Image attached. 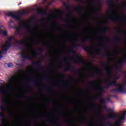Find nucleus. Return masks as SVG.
<instances>
[{"instance_id":"obj_45","label":"nucleus","mask_w":126,"mask_h":126,"mask_svg":"<svg viewBox=\"0 0 126 126\" xmlns=\"http://www.w3.org/2000/svg\"><path fill=\"white\" fill-rule=\"evenodd\" d=\"M80 122H81V123H85V121H86V118L85 117L84 118V119H82V118H80Z\"/></svg>"},{"instance_id":"obj_53","label":"nucleus","mask_w":126,"mask_h":126,"mask_svg":"<svg viewBox=\"0 0 126 126\" xmlns=\"http://www.w3.org/2000/svg\"><path fill=\"white\" fill-rule=\"evenodd\" d=\"M47 91H48V92H55V91L53 90V89H49V90H48Z\"/></svg>"},{"instance_id":"obj_28","label":"nucleus","mask_w":126,"mask_h":126,"mask_svg":"<svg viewBox=\"0 0 126 126\" xmlns=\"http://www.w3.org/2000/svg\"><path fill=\"white\" fill-rule=\"evenodd\" d=\"M0 119H1L2 123H4V113L3 112H0Z\"/></svg>"},{"instance_id":"obj_38","label":"nucleus","mask_w":126,"mask_h":126,"mask_svg":"<svg viewBox=\"0 0 126 126\" xmlns=\"http://www.w3.org/2000/svg\"><path fill=\"white\" fill-rule=\"evenodd\" d=\"M66 8L67 10V11H71V6L70 5H66Z\"/></svg>"},{"instance_id":"obj_24","label":"nucleus","mask_w":126,"mask_h":126,"mask_svg":"<svg viewBox=\"0 0 126 126\" xmlns=\"http://www.w3.org/2000/svg\"><path fill=\"white\" fill-rule=\"evenodd\" d=\"M98 50H107V45L103 44L98 47Z\"/></svg>"},{"instance_id":"obj_63","label":"nucleus","mask_w":126,"mask_h":126,"mask_svg":"<svg viewBox=\"0 0 126 126\" xmlns=\"http://www.w3.org/2000/svg\"><path fill=\"white\" fill-rule=\"evenodd\" d=\"M117 32L118 33V34H121L122 33L121 31L117 30Z\"/></svg>"},{"instance_id":"obj_44","label":"nucleus","mask_w":126,"mask_h":126,"mask_svg":"<svg viewBox=\"0 0 126 126\" xmlns=\"http://www.w3.org/2000/svg\"><path fill=\"white\" fill-rule=\"evenodd\" d=\"M117 49V52L118 54H121L122 53V49H119L118 47H116Z\"/></svg>"},{"instance_id":"obj_58","label":"nucleus","mask_w":126,"mask_h":126,"mask_svg":"<svg viewBox=\"0 0 126 126\" xmlns=\"http://www.w3.org/2000/svg\"><path fill=\"white\" fill-rule=\"evenodd\" d=\"M123 85L124 86V89H126L125 88L126 86V80L124 82V85Z\"/></svg>"},{"instance_id":"obj_36","label":"nucleus","mask_w":126,"mask_h":126,"mask_svg":"<svg viewBox=\"0 0 126 126\" xmlns=\"http://www.w3.org/2000/svg\"><path fill=\"white\" fill-rule=\"evenodd\" d=\"M61 20L62 22H69V20H68V19L63 18V16H61Z\"/></svg>"},{"instance_id":"obj_17","label":"nucleus","mask_w":126,"mask_h":126,"mask_svg":"<svg viewBox=\"0 0 126 126\" xmlns=\"http://www.w3.org/2000/svg\"><path fill=\"white\" fill-rule=\"evenodd\" d=\"M37 11L38 15H39V14H41V15H47V11H43L40 8H38Z\"/></svg>"},{"instance_id":"obj_55","label":"nucleus","mask_w":126,"mask_h":126,"mask_svg":"<svg viewBox=\"0 0 126 126\" xmlns=\"http://www.w3.org/2000/svg\"><path fill=\"white\" fill-rule=\"evenodd\" d=\"M38 71L40 72H44V71H45V70L43 69H38Z\"/></svg>"},{"instance_id":"obj_8","label":"nucleus","mask_w":126,"mask_h":126,"mask_svg":"<svg viewBox=\"0 0 126 126\" xmlns=\"http://www.w3.org/2000/svg\"><path fill=\"white\" fill-rule=\"evenodd\" d=\"M15 44H18V45H23L28 50H30L31 48H32V45H29L27 43V41L26 40H24L23 39L20 40H15V42L14 43V45H15Z\"/></svg>"},{"instance_id":"obj_13","label":"nucleus","mask_w":126,"mask_h":126,"mask_svg":"<svg viewBox=\"0 0 126 126\" xmlns=\"http://www.w3.org/2000/svg\"><path fill=\"white\" fill-rule=\"evenodd\" d=\"M20 27H24L25 28H27V33H29L31 34V33H32V31L31 30V29H30V27L29 25H27L25 22H21L19 24Z\"/></svg>"},{"instance_id":"obj_3","label":"nucleus","mask_w":126,"mask_h":126,"mask_svg":"<svg viewBox=\"0 0 126 126\" xmlns=\"http://www.w3.org/2000/svg\"><path fill=\"white\" fill-rule=\"evenodd\" d=\"M64 62L65 63L67 64V66L64 69V72H67V71H69V70H70V69H73V72H76V73H77L78 74H81V73H82V69H76V68H75V67L73 66L69 62H67V60H66V59L65 60Z\"/></svg>"},{"instance_id":"obj_27","label":"nucleus","mask_w":126,"mask_h":126,"mask_svg":"<svg viewBox=\"0 0 126 126\" xmlns=\"http://www.w3.org/2000/svg\"><path fill=\"white\" fill-rule=\"evenodd\" d=\"M83 49H84L87 54H91V50H88V46H82Z\"/></svg>"},{"instance_id":"obj_62","label":"nucleus","mask_w":126,"mask_h":126,"mask_svg":"<svg viewBox=\"0 0 126 126\" xmlns=\"http://www.w3.org/2000/svg\"><path fill=\"white\" fill-rule=\"evenodd\" d=\"M97 6L100 7V8H102V7H101V5L100 4V3H97Z\"/></svg>"},{"instance_id":"obj_60","label":"nucleus","mask_w":126,"mask_h":126,"mask_svg":"<svg viewBox=\"0 0 126 126\" xmlns=\"http://www.w3.org/2000/svg\"><path fill=\"white\" fill-rule=\"evenodd\" d=\"M123 75H124L125 78L126 79V72H125L123 73Z\"/></svg>"},{"instance_id":"obj_10","label":"nucleus","mask_w":126,"mask_h":126,"mask_svg":"<svg viewBox=\"0 0 126 126\" xmlns=\"http://www.w3.org/2000/svg\"><path fill=\"white\" fill-rule=\"evenodd\" d=\"M101 64L105 68V70L107 74L111 75L112 74V69L114 67V66L112 65L111 67H110V63L105 64L103 62H102Z\"/></svg>"},{"instance_id":"obj_26","label":"nucleus","mask_w":126,"mask_h":126,"mask_svg":"<svg viewBox=\"0 0 126 126\" xmlns=\"http://www.w3.org/2000/svg\"><path fill=\"white\" fill-rule=\"evenodd\" d=\"M16 32L17 35H19V36H22V32H21V31H20V28H16Z\"/></svg>"},{"instance_id":"obj_23","label":"nucleus","mask_w":126,"mask_h":126,"mask_svg":"<svg viewBox=\"0 0 126 126\" xmlns=\"http://www.w3.org/2000/svg\"><path fill=\"white\" fill-rule=\"evenodd\" d=\"M66 41H68V42H73L74 43L79 42L77 38H68L66 39Z\"/></svg>"},{"instance_id":"obj_32","label":"nucleus","mask_w":126,"mask_h":126,"mask_svg":"<svg viewBox=\"0 0 126 126\" xmlns=\"http://www.w3.org/2000/svg\"><path fill=\"white\" fill-rule=\"evenodd\" d=\"M40 22L41 23H44L45 22V21H47V22H50V19H42L40 20Z\"/></svg>"},{"instance_id":"obj_64","label":"nucleus","mask_w":126,"mask_h":126,"mask_svg":"<svg viewBox=\"0 0 126 126\" xmlns=\"http://www.w3.org/2000/svg\"><path fill=\"white\" fill-rule=\"evenodd\" d=\"M112 97H114V98H116V99L118 98V96H117V95H113Z\"/></svg>"},{"instance_id":"obj_41","label":"nucleus","mask_w":126,"mask_h":126,"mask_svg":"<svg viewBox=\"0 0 126 126\" xmlns=\"http://www.w3.org/2000/svg\"><path fill=\"white\" fill-rule=\"evenodd\" d=\"M7 31L5 30L4 31H3L2 33V34L5 36V37H6L7 36Z\"/></svg>"},{"instance_id":"obj_2","label":"nucleus","mask_w":126,"mask_h":126,"mask_svg":"<svg viewBox=\"0 0 126 126\" xmlns=\"http://www.w3.org/2000/svg\"><path fill=\"white\" fill-rule=\"evenodd\" d=\"M28 13H29L28 11H23L18 13L17 15H15L13 12H9L7 14V16L12 17L15 20L17 21H20L21 20V15H26V14H28Z\"/></svg>"},{"instance_id":"obj_7","label":"nucleus","mask_w":126,"mask_h":126,"mask_svg":"<svg viewBox=\"0 0 126 126\" xmlns=\"http://www.w3.org/2000/svg\"><path fill=\"white\" fill-rule=\"evenodd\" d=\"M126 111H125L122 115H121L118 120H117L115 124L113 123L112 126H120L121 124H124L125 123V120H126Z\"/></svg>"},{"instance_id":"obj_6","label":"nucleus","mask_w":126,"mask_h":126,"mask_svg":"<svg viewBox=\"0 0 126 126\" xmlns=\"http://www.w3.org/2000/svg\"><path fill=\"white\" fill-rule=\"evenodd\" d=\"M11 40H12V38L11 36L9 37L8 39V40L6 41V44L5 45L3 46L2 48V50L0 51V59H1L2 58V56H1L0 55H2L3 53V52L5 51L6 52L9 48H11Z\"/></svg>"},{"instance_id":"obj_5","label":"nucleus","mask_w":126,"mask_h":126,"mask_svg":"<svg viewBox=\"0 0 126 126\" xmlns=\"http://www.w3.org/2000/svg\"><path fill=\"white\" fill-rule=\"evenodd\" d=\"M20 50L22 51V53H21L20 55L24 60L27 59L29 61H34L35 58H36L37 56H38V53L37 52H35L34 53H32L31 56L25 55V53H24V51H23V48L21 47Z\"/></svg>"},{"instance_id":"obj_16","label":"nucleus","mask_w":126,"mask_h":126,"mask_svg":"<svg viewBox=\"0 0 126 126\" xmlns=\"http://www.w3.org/2000/svg\"><path fill=\"white\" fill-rule=\"evenodd\" d=\"M96 54L98 56H101V57H112L113 56V54L111 53H107L105 55L103 54L102 52L99 51H96Z\"/></svg>"},{"instance_id":"obj_11","label":"nucleus","mask_w":126,"mask_h":126,"mask_svg":"<svg viewBox=\"0 0 126 126\" xmlns=\"http://www.w3.org/2000/svg\"><path fill=\"white\" fill-rule=\"evenodd\" d=\"M77 57L78 59L75 56H73V62L75 64H76V63H79V64H81V63H84V61H83L82 58H81L78 55H77Z\"/></svg>"},{"instance_id":"obj_40","label":"nucleus","mask_w":126,"mask_h":126,"mask_svg":"<svg viewBox=\"0 0 126 126\" xmlns=\"http://www.w3.org/2000/svg\"><path fill=\"white\" fill-rule=\"evenodd\" d=\"M71 121L70 120H66L64 121V123H69L70 126H73V124L70 122Z\"/></svg>"},{"instance_id":"obj_57","label":"nucleus","mask_w":126,"mask_h":126,"mask_svg":"<svg viewBox=\"0 0 126 126\" xmlns=\"http://www.w3.org/2000/svg\"><path fill=\"white\" fill-rule=\"evenodd\" d=\"M46 46H47V48L48 49H50V48L51 47V46H50V44L49 43H47Z\"/></svg>"},{"instance_id":"obj_21","label":"nucleus","mask_w":126,"mask_h":126,"mask_svg":"<svg viewBox=\"0 0 126 126\" xmlns=\"http://www.w3.org/2000/svg\"><path fill=\"white\" fill-rule=\"evenodd\" d=\"M0 94L4 96V95H6V92L4 90V87H0Z\"/></svg>"},{"instance_id":"obj_34","label":"nucleus","mask_w":126,"mask_h":126,"mask_svg":"<svg viewBox=\"0 0 126 126\" xmlns=\"http://www.w3.org/2000/svg\"><path fill=\"white\" fill-rule=\"evenodd\" d=\"M107 2H109L110 4H111L113 6H115V3H114V0H109L107 1Z\"/></svg>"},{"instance_id":"obj_39","label":"nucleus","mask_w":126,"mask_h":126,"mask_svg":"<svg viewBox=\"0 0 126 126\" xmlns=\"http://www.w3.org/2000/svg\"><path fill=\"white\" fill-rule=\"evenodd\" d=\"M62 82L63 83V84H65V85H68V84H69V81L67 80H64L62 81Z\"/></svg>"},{"instance_id":"obj_31","label":"nucleus","mask_w":126,"mask_h":126,"mask_svg":"<svg viewBox=\"0 0 126 126\" xmlns=\"http://www.w3.org/2000/svg\"><path fill=\"white\" fill-rule=\"evenodd\" d=\"M2 102L5 104L7 105V107H10V104H9V103H8V102L7 101V100H2Z\"/></svg>"},{"instance_id":"obj_18","label":"nucleus","mask_w":126,"mask_h":126,"mask_svg":"<svg viewBox=\"0 0 126 126\" xmlns=\"http://www.w3.org/2000/svg\"><path fill=\"white\" fill-rule=\"evenodd\" d=\"M42 63V60L37 61L36 63H33L32 64V66H34V67H41L42 65H41V63Z\"/></svg>"},{"instance_id":"obj_12","label":"nucleus","mask_w":126,"mask_h":126,"mask_svg":"<svg viewBox=\"0 0 126 126\" xmlns=\"http://www.w3.org/2000/svg\"><path fill=\"white\" fill-rule=\"evenodd\" d=\"M79 47H82V45H81V44H75L74 45L72 46V47L70 49H69L67 51V52L68 53V54H69V55L70 54V53H72L73 54V55H75V54H76V51L74 50L73 49H74V48H78Z\"/></svg>"},{"instance_id":"obj_30","label":"nucleus","mask_w":126,"mask_h":126,"mask_svg":"<svg viewBox=\"0 0 126 126\" xmlns=\"http://www.w3.org/2000/svg\"><path fill=\"white\" fill-rule=\"evenodd\" d=\"M114 42H117L120 43L122 42V38L121 37H116L114 38Z\"/></svg>"},{"instance_id":"obj_37","label":"nucleus","mask_w":126,"mask_h":126,"mask_svg":"<svg viewBox=\"0 0 126 126\" xmlns=\"http://www.w3.org/2000/svg\"><path fill=\"white\" fill-rule=\"evenodd\" d=\"M96 73H98V74H100L101 75H104V73L102 72L101 70H97L95 71Z\"/></svg>"},{"instance_id":"obj_47","label":"nucleus","mask_w":126,"mask_h":126,"mask_svg":"<svg viewBox=\"0 0 126 126\" xmlns=\"http://www.w3.org/2000/svg\"><path fill=\"white\" fill-rule=\"evenodd\" d=\"M7 65H8V67H10V68L13 67V64H12V63H8Z\"/></svg>"},{"instance_id":"obj_46","label":"nucleus","mask_w":126,"mask_h":126,"mask_svg":"<svg viewBox=\"0 0 126 126\" xmlns=\"http://www.w3.org/2000/svg\"><path fill=\"white\" fill-rule=\"evenodd\" d=\"M101 104H105L106 103V99L105 98H102V99L101 101Z\"/></svg>"},{"instance_id":"obj_49","label":"nucleus","mask_w":126,"mask_h":126,"mask_svg":"<svg viewBox=\"0 0 126 126\" xmlns=\"http://www.w3.org/2000/svg\"><path fill=\"white\" fill-rule=\"evenodd\" d=\"M123 63H124L123 61H118V64H119V65H123Z\"/></svg>"},{"instance_id":"obj_54","label":"nucleus","mask_w":126,"mask_h":126,"mask_svg":"<svg viewBox=\"0 0 126 126\" xmlns=\"http://www.w3.org/2000/svg\"><path fill=\"white\" fill-rule=\"evenodd\" d=\"M93 66H92V65H89V66H88V67H87V68L88 69H91V68H93Z\"/></svg>"},{"instance_id":"obj_50","label":"nucleus","mask_w":126,"mask_h":126,"mask_svg":"<svg viewBox=\"0 0 126 126\" xmlns=\"http://www.w3.org/2000/svg\"><path fill=\"white\" fill-rule=\"evenodd\" d=\"M38 43L40 44V45H43V44H44L45 42H44L43 41H39L38 42Z\"/></svg>"},{"instance_id":"obj_19","label":"nucleus","mask_w":126,"mask_h":126,"mask_svg":"<svg viewBox=\"0 0 126 126\" xmlns=\"http://www.w3.org/2000/svg\"><path fill=\"white\" fill-rule=\"evenodd\" d=\"M91 39V37H85L81 40L80 42H81L83 45H84V44H86V42H87V41H90Z\"/></svg>"},{"instance_id":"obj_52","label":"nucleus","mask_w":126,"mask_h":126,"mask_svg":"<svg viewBox=\"0 0 126 126\" xmlns=\"http://www.w3.org/2000/svg\"><path fill=\"white\" fill-rule=\"evenodd\" d=\"M105 101H109V102H111V99L110 97H108L105 99Z\"/></svg>"},{"instance_id":"obj_51","label":"nucleus","mask_w":126,"mask_h":126,"mask_svg":"<svg viewBox=\"0 0 126 126\" xmlns=\"http://www.w3.org/2000/svg\"><path fill=\"white\" fill-rule=\"evenodd\" d=\"M59 76H60V77H61L62 78H64L65 76L64 75V74H60L59 75Z\"/></svg>"},{"instance_id":"obj_9","label":"nucleus","mask_w":126,"mask_h":126,"mask_svg":"<svg viewBox=\"0 0 126 126\" xmlns=\"http://www.w3.org/2000/svg\"><path fill=\"white\" fill-rule=\"evenodd\" d=\"M118 89H113L110 90V92H113V93L117 94L119 93L126 94V90L125 89V86L118 87Z\"/></svg>"},{"instance_id":"obj_14","label":"nucleus","mask_w":126,"mask_h":126,"mask_svg":"<svg viewBox=\"0 0 126 126\" xmlns=\"http://www.w3.org/2000/svg\"><path fill=\"white\" fill-rule=\"evenodd\" d=\"M109 19L111 20V21H114V22H118L119 21H126V19H121L120 17H109Z\"/></svg>"},{"instance_id":"obj_42","label":"nucleus","mask_w":126,"mask_h":126,"mask_svg":"<svg viewBox=\"0 0 126 126\" xmlns=\"http://www.w3.org/2000/svg\"><path fill=\"white\" fill-rule=\"evenodd\" d=\"M37 51H39V52H40V54H43V52H44V49L43 48H38L37 49Z\"/></svg>"},{"instance_id":"obj_4","label":"nucleus","mask_w":126,"mask_h":126,"mask_svg":"<svg viewBox=\"0 0 126 126\" xmlns=\"http://www.w3.org/2000/svg\"><path fill=\"white\" fill-rule=\"evenodd\" d=\"M47 79H48V78H47V77H46L45 76H44L41 78H36L32 81L31 80H28L27 82V84H28V85H29L30 83H33L35 86H36L38 89H39V90H42V88H41V85L38 84L37 82V81H38V80H47Z\"/></svg>"},{"instance_id":"obj_61","label":"nucleus","mask_w":126,"mask_h":126,"mask_svg":"<svg viewBox=\"0 0 126 126\" xmlns=\"http://www.w3.org/2000/svg\"><path fill=\"white\" fill-rule=\"evenodd\" d=\"M61 26H63L65 27H67L68 26L67 25H60Z\"/></svg>"},{"instance_id":"obj_56","label":"nucleus","mask_w":126,"mask_h":126,"mask_svg":"<svg viewBox=\"0 0 126 126\" xmlns=\"http://www.w3.org/2000/svg\"><path fill=\"white\" fill-rule=\"evenodd\" d=\"M93 20H94L95 21H96V20H98V17H93Z\"/></svg>"},{"instance_id":"obj_29","label":"nucleus","mask_w":126,"mask_h":126,"mask_svg":"<svg viewBox=\"0 0 126 126\" xmlns=\"http://www.w3.org/2000/svg\"><path fill=\"white\" fill-rule=\"evenodd\" d=\"M112 86H113V83H106V86H104V88H105V89L108 90L109 89V88H110V87H112Z\"/></svg>"},{"instance_id":"obj_22","label":"nucleus","mask_w":126,"mask_h":126,"mask_svg":"<svg viewBox=\"0 0 126 126\" xmlns=\"http://www.w3.org/2000/svg\"><path fill=\"white\" fill-rule=\"evenodd\" d=\"M119 116L118 115V114L113 115L111 114L108 116V118H109V119H113V120H115V119H117V118H119Z\"/></svg>"},{"instance_id":"obj_43","label":"nucleus","mask_w":126,"mask_h":126,"mask_svg":"<svg viewBox=\"0 0 126 126\" xmlns=\"http://www.w3.org/2000/svg\"><path fill=\"white\" fill-rule=\"evenodd\" d=\"M107 112H108V113H110L111 114H114V110L113 109H107Z\"/></svg>"},{"instance_id":"obj_48","label":"nucleus","mask_w":126,"mask_h":126,"mask_svg":"<svg viewBox=\"0 0 126 126\" xmlns=\"http://www.w3.org/2000/svg\"><path fill=\"white\" fill-rule=\"evenodd\" d=\"M115 59L114 58H108L109 62H112L115 61Z\"/></svg>"},{"instance_id":"obj_15","label":"nucleus","mask_w":126,"mask_h":126,"mask_svg":"<svg viewBox=\"0 0 126 126\" xmlns=\"http://www.w3.org/2000/svg\"><path fill=\"white\" fill-rule=\"evenodd\" d=\"M115 79L112 82L113 86H116L117 87H121V86H124L122 84H117V80H119L120 79V77H116V76L114 77Z\"/></svg>"},{"instance_id":"obj_1","label":"nucleus","mask_w":126,"mask_h":126,"mask_svg":"<svg viewBox=\"0 0 126 126\" xmlns=\"http://www.w3.org/2000/svg\"><path fill=\"white\" fill-rule=\"evenodd\" d=\"M95 82H96V81L91 82L89 83V85L92 87H95L99 93H98L97 95L93 96V97L96 98L97 99H98V98H102V97L103 96L102 92H105V90H104V88H103V87L97 85L96 84H95Z\"/></svg>"},{"instance_id":"obj_33","label":"nucleus","mask_w":126,"mask_h":126,"mask_svg":"<svg viewBox=\"0 0 126 126\" xmlns=\"http://www.w3.org/2000/svg\"><path fill=\"white\" fill-rule=\"evenodd\" d=\"M91 107L93 108V109H96L97 107V104L94 102H93L91 104Z\"/></svg>"},{"instance_id":"obj_59","label":"nucleus","mask_w":126,"mask_h":126,"mask_svg":"<svg viewBox=\"0 0 126 126\" xmlns=\"http://www.w3.org/2000/svg\"><path fill=\"white\" fill-rule=\"evenodd\" d=\"M11 38H12V40H13L14 41H16V39H15V37L14 36H11Z\"/></svg>"},{"instance_id":"obj_25","label":"nucleus","mask_w":126,"mask_h":126,"mask_svg":"<svg viewBox=\"0 0 126 126\" xmlns=\"http://www.w3.org/2000/svg\"><path fill=\"white\" fill-rule=\"evenodd\" d=\"M107 30H109V27H105L100 30V32L103 34H106V32H107Z\"/></svg>"},{"instance_id":"obj_35","label":"nucleus","mask_w":126,"mask_h":126,"mask_svg":"<svg viewBox=\"0 0 126 126\" xmlns=\"http://www.w3.org/2000/svg\"><path fill=\"white\" fill-rule=\"evenodd\" d=\"M116 70H122V69H123V67H120V65L119 64H117L116 65Z\"/></svg>"},{"instance_id":"obj_20","label":"nucleus","mask_w":126,"mask_h":126,"mask_svg":"<svg viewBox=\"0 0 126 126\" xmlns=\"http://www.w3.org/2000/svg\"><path fill=\"white\" fill-rule=\"evenodd\" d=\"M73 9H74L75 11H76V12H78V13H81V12L82 11V7L81 6L74 7Z\"/></svg>"}]
</instances>
